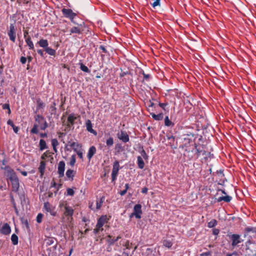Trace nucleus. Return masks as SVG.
<instances>
[{"label":"nucleus","mask_w":256,"mask_h":256,"mask_svg":"<svg viewBox=\"0 0 256 256\" xmlns=\"http://www.w3.org/2000/svg\"><path fill=\"white\" fill-rule=\"evenodd\" d=\"M177 114L178 116V119L175 118L174 120L176 122H179L182 120V112L179 111L178 112Z\"/></svg>","instance_id":"49"},{"label":"nucleus","mask_w":256,"mask_h":256,"mask_svg":"<svg viewBox=\"0 0 256 256\" xmlns=\"http://www.w3.org/2000/svg\"><path fill=\"white\" fill-rule=\"evenodd\" d=\"M49 112H50L51 116L56 115V108L50 106Z\"/></svg>","instance_id":"48"},{"label":"nucleus","mask_w":256,"mask_h":256,"mask_svg":"<svg viewBox=\"0 0 256 256\" xmlns=\"http://www.w3.org/2000/svg\"><path fill=\"white\" fill-rule=\"evenodd\" d=\"M104 230L103 226H102L99 225L96 223V228H94L93 232L96 234H98L100 231L102 232Z\"/></svg>","instance_id":"36"},{"label":"nucleus","mask_w":256,"mask_h":256,"mask_svg":"<svg viewBox=\"0 0 256 256\" xmlns=\"http://www.w3.org/2000/svg\"><path fill=\"white\" fill-rule=\"evenodd\" d=\"M52 154L50 152L49 150H46L42 154L41 158L46 160L48 158H50L51 159L53 160V158L52 157Z\"/></svg>","instance_id":"29"},{"label":"nucleus","mask_w":256,"mask_h":256,"mask_svg":"<svg viewBox=\"0 0 256 256\" xmlns=\"http://www.w3.org/2000/svg\"><path fill=\"white\" fill-rule=\"evenodd\" d=\"M37 104H38V108H43L44 106V103L40 100V99L37 100Z\"/></svg>","instance_id":"50"},{"label":"nucleus","mask_w":256,"mask_h":256,"mask_svg":"<svg viewBox=\"0 0 256 256\" xmlns=\"http://www.w3.org/2000/svg\"><path fill=\"white\" fill-rule=\"evenodd\" d=\"M164 125L166 126L173 127L174 124L169 119L168 116H166L164 118Z\"/></svg>","instance_id":"33"},{"label":"nucleus","mask_w":256,"mask_h":256,"mask_svg":"<svg viewBox=\"0 0 256 256\" xmlns=\"http://www.w3.org/2000/svg\"><path fill=\"white\" fill-rule=\"evenodd\" d=\"M8 35L10 40L12 42H15L16 40V28L14 24H10L9 30L8 32Z\"/></svg>","instance_id":"6"},{"label":"nucleus","mask_w":256,"mask_h":256,"mask_svg":"<svg viewBox=\"0 0 256 256\" xmlns=\"http://www.w3.org/2000/svg\"><path fill=\"white\" fill-rule=\"evenodd\" d=\"M38 125L37 124H34V125L32 128L30 130V132L32 134H38Z\"/></svg>","instance_id":"46"},{"label":"nucleus","mask_w":256,"mask_h":256,"mask_svg":"<svg viewBox=\"0 0 256 256\" xmlns=\"http://www.w3.org/2000/svg\"><path fill=\"white\" fill-rule=\"evenodd\" d=\"M66 176L70 179L72 180H74V171L70 169L68 170L66 172Z\"/></svg>","instance_id":"34"},{"label":"nucleus","mask_w":256,"mask_h":256,"mask_svg":"<svg viewBox=\"0 0 256 256\" xmlns=\"http://www.w3.org/2000/svg\"><path fill=\"white\" fill-rule=\"evenodd\" d=\"M141 156H142V158L146 160H147L148 159V156L146 154L145 150L142 148V150L140 152Z\"/></svg>","instance_id":"45"},{"label":"nucleus","mask_w":256,"mask_h":256,"mask_svg":"<svg viewBox=\"0 0 256 256\" xmlns=\"http://www.w3.org/2000/svg\"><path fill=\"white\" fill-rule=\"evenodd\" d=\"M59 143L58 140L56 138L52 139V147H56L58 145Z\"/></svg>","instance_id":"54"},{"label":"nucleus","mask_w":256,"mask_h":256,"mask_svg":"<svg viewBox=\"0 0 256 256\" xmlns=\"http://www.w3.org/2000/svg\"><path fill=\"white\" fill-rule=\"evenodd\" d=\"M62 12L64 17L68 18L71 22L76 24V22L74 21V18L76 16V14L72 12L71 9H67L63 8L62 10Z\"/></svg>","instance_id":"3"},{"label":"nucleus","mask_w":256,"mask_h":256,"mask_svg":"<svg viewBox=\"0 0 256 256\" xmlns=\"http://www.w3.org/2000/svg\"><path fill=\"white\" fill-rule=\"evenodd\" d=\"M162 243L163 245L168 248H170L172 246V242L170 240H164Z\"/></svg>","instance_id":"42"},{"label":"nucleus","mask_w":256,"mask_h":256,"mask_svg":"<svg viewBox=\"0 0 256 256\" xmlns=\"http://www.w3.org/2000/svg\"><path fill=\"white\" fill-rule=\"evenodd\" d=\"M210 155H211L210 152L207 151V150H206V152H204V154H202V156H203L204 158L205 159H207L208 158H210Z\"/></svg>","instance_id":"52"},{"label":"nucleus","mask_w":256,"mask_h":256,"mask_svg":"<svg viewBox=\"0 0 256 256\" xmlns=\"http://www.w3.org/2000/svg\"><path fill=\"white\" fill-rule=\"evenodd\" d=\"M196 149L195 146L192 149L190 148H186L185 150L186 152L184 154V156L188 158V160H192L193 159H197L196 156L197 154L196 152Z\"/></svg>","instance_id":"5"},{"label":"nucleus","mask_w":256,"mask_h":256,"mask_svg":"<svg viewBox=\"0 0 256 256\" xmlns=\"http://www.w3.org/2000/svg\"><path fill=\"white\" fill-rule=\"evenodd\" d=\"M168 105L167 102L166 103H160L158 104V106L162 108L164 110H165V107Z\"/></svg>","instance_id":"59"},{"label":"nucleus","mask_w":256,"mask_h":256,"mask_svg":"<svg viewBox=\"0 0 256 256\" xmlns=\"http://www.w3.org/2000/svg\"><path fill=\"white\" fill-rule=\"evenodd\" d=\"M61 184L58 185L57 184L54 180H52L51 182L50 188H56V191L54 192L55 195L56 194Z\"/></svg>","instance_id":"39"},{"label":"nucleus","mask_w":256,"mask_h":256,"mask_svg":"<svg viewBox=\"0 0 256 256\" xmlns=\"http://www.w3.org/2000/svg\"><path fill=\"white\" fill-rule=\"evenodd\" d=\"M152 118L156 120H162L164 118V114L162 113H160L158 114H155L154 112H152L150 114Z\"/></svg>","instance_id":"26"},{"label":"nucleus","mask_w":256,"mask_h":256,"mask_svg":"<svg viewBox=\"0 0 256 256\" xmlns=\"http://www.w3.org/2000/svg\"><path fill=\"white\" fill-rule=\"evenodd\" d=\"M96 148L94 146H92L90 148L87 154V157L89 160H91L94 155L96 153Z\"/></svg>","instance_id":"20"},{"label":"nucleus","mask_w":256,"mask_h":256,"mask_svg":"<svg viewBox=\"0 0 256 256\" xmlns=\"http://www.w3.org/2000/svg\"><path fill=\"white\" fill-rule=\"evenodd\" d=\"M44 208L52 216H55L56 215V212L54 210V208L48 202L44 203Z\"/></svg>","instance_id":"14"},{"label":"nucleus","mask_w":256,"mask_h":256,"mask_svg":"<svg viewBox=\"0 0 256 256\" xmlns=\"http://www.w3.org/2000/svg\"><path fill=\"white\" fill-rule=\"evenodd\" d=\"M7 124L8 125H10V126L12 128V129L14 130V132L16 133V134H17L19 130V128L18 126H16L13 122L10 120H8L7 122Z\"/></svg>","instance_id":"31"},{"label":"nucleus","mask_w":256,"mask_h":256,"mask_svg":"<svg viewBox=\"0 0 256 256\" xmlns=\"http://www.w3.org/2000/svg\"><path fill=\"white\" fill-rule=\"evenodd\" d=\"M219 232H220V230L218 228H214L212 230V234L216 236L219 234Z\"/></svg>","instance_id":"64"},{"label":"nucleus","mask_w":256,"mask_h":256,"mask_svg":"<svg viewBox=\"0 0 256 256\" xmlns=\"http://www.w3.org/2000/svg\"><path fill=\"white\" fill-rule=\"evenodd\" d=\"M80 68L82 71H83L84 72H90V70H89L88 68L84 64H80Z\"/></svg>","instance_id":"47"},{"label":"nucleus","mask_w":256,"mask_h":256,"mask_svg":"<svg viewBox=\"0 0 256 256\" xmlns=\"http://www.w3.org/2000/svg\"><path fill=\"white\" fill-rule=\"evenodd\" d=\"M34 119L38 123V124H40L41 122H42L43 120H45L42 116L40 114H37L35 116Z\"/></svg>","instance_id":"40"},{"label":"nucleus","mask_w":256,"mask_h":256,"mask_svg":"<svg viewBox=\"0 0 256 256\" xmlns=\"http://www.w3.org/2000/svg\"><path fill=\"white\" fill-rule=\"evenodd\" d=\"M11 240L14 245H16L18 242V236L14 234H12L11 236Z\"/></svg>","instance_id":"38"},{"label":"nucleus","mask_w":256,"mask_h":256,"mask_svg":"<svg viewBox=\"0 0 256 256\" xmlns=\"http://www.w3.org/2000/svg\"><path fill=\"white\" fill-rule=\"evenodd\" d=\"M40 124V128L42 130H45L48 127V124L45 120L41 122Z\"/></svg>","instance_id":"43"},{"label":"nucleus","mask_w":256,"mask_h":256,"mask_svg":"<svg viewBox=\"0 0 256 256\" xmlns=\"http://www.w3.org/2000/svg\"><path fill=\"white\" fill-rule=\"evenodd\" d=\"M36 44H38L40 47L42 48L45 50L48 47V41L47 40L41 39Z\"/></svg>","instance_id":"23"},{"label":"nucleus","mask_w":256,"mask_h":256,"mask_svg":"<svg viewBox=\"0 0 256 256\" xmlns=\"http://www.w3.org/2000/svg\"><path fill=\"white\" fill-rule=\"evenodd\" d=\"M168 139L170 141V143L172 144H174V141L175 138L173 136H168Z\"/></svg>","instance_id":"61"},{"label":"nucleus","mask_w":256,"mask_h":256,"mask_svg":"<svg viewBox=\"0 0 256 256\" xmlns=\"http://www.w3.org/2000/svg\"><path fill=\"white\" fill-rule=\"evenodd\" d=\"M120 164L118 160H116L113 164L112 176V182L115 184V181L116 179L117 176L120 170Z\"/></svg>","instance_id":"4"},{"label":"nucleus","mask_w":256,"mask_h":256,"mask_svg":"<svg viewBox=\"0 0 256 256\" xmlns=\"http://www.w3.org/2000/svg\"><path fill=\"white\" fill-rule=\"evenodd\" d=\"M76 163V158L74 155L72 156L70 162V164L72 166H74Z\"/></svg>","instance_id":"55"},{"label":"nucleus","mask_w":256,"mask_h":256,"mask_svg":"<svg viewBox=\"0 0 256 256\" xmlns=\"http://www.w3.org/2000/svg\"><path fill=\"white\" fill-rule=\"evenodd\" d=\"M217 224H218L217 221L216 220L213 219L212 220H210V222H208V226L210 228H212L216 226Z\"/></svg>","instance_id":"41"},{"label":"nucleus","mask_w":256,"mask_h":256,"mask_svg":"<svg viewBox=\"0 0 256 256\" xmlns=\"http://www.w3.org/2000/svg\"><path fill=\"white\" fill-rule=\"evenodd\" d=\"M255 228H251V227H247L245 228V230L247 232H256V230H255Z\"/></svg>","instance_id":"58"},{"label":"nucleus","mask_w":256,"mask_h":256,"mask_svg":"<svg viewBox=\"0 0 256 256\" xmlns=\"http://www.w3.org/2000/svg\"><path fill=\"white\" fill-rule=\"evenodd\" d=\"M0 232L4 235L9 234L11 232V228L8 223H5L2 228Z\"/></svg>","instance_id":"17"},{"label":"nucleus","mask_w":256,"mask_h":256,"mask_svg":"<svg viewBox=\"0 0 256 256\" xmlns=\"http://www.w3.org/2000/svg\"><path fill=\"white\" fill-rule=\"evenodd\" d=\"M25 41H26V44H28V46L30 50H34V52H35V49L34 48V44L31 40L30 37L29 36H28V37L27 38H26V39L25 40Z\"/></svg>","instance_id":"24"},{"label":"nucleus","mask_w":256,"mask_h":256,"mask_svg":"<svg viewBox=\"0 0 256 256\" xmlns=\"http://www.w3.org/2000/svg\"><path fill=\"white\" fill-rule=\"evenodd\" d=\"M86 130L94 134V135H96L97 134V132L96 130H94L93 128H92V124L91 122V121L90 120H88L86 121Z\"/></svg>","instance_id":"19"},{"label":"nucleus","mask_w":256,"mask_h":256,"mask_svg":"<svg viewBox=\"0 0 256 256\" xmlns=\"http://www.w3.org/2000/svg\"><path fill=\"white\" fill-rule=\"evenodd\" d=\"M228 236L232 242L231 245L232 248H234L238 244L242 242V240L241 239L240 235L238 234H231L228 235Z\"/></svg>","instance_id":"7"},{"label":"nucleus","mask_w":256,"mask_h":256,"mask_svg":"<svg viewBox=\"0 0 256 256\" xmlns=\"http://www.w3.org/2000/svg\"><path fill=\"white\" fill-rule=\"evenodd\" d=\"M99 48L101 50H102V52L105 53V54H106L108 53V51L106 49L105 47L104 46H102V45H100V46H99Z\"/></svg>","instance_id":"63"},{"label":"nucleus","mask_w":256,"mask_h":256,"mask_svg":"<svg viewBox=\"0 0 256 256\" xmlns=\"http://www.w3.org/2000/svg\"><path fill=\"white\" fill-rule=\"evenodd\" d=\"M76 120V117L74 116V114H70L68 118V122L66 124L67 128H70L74 124L75 120Z\"/></svg>","instance_id":"16"},{"label":"nucleus","mask_w":256,"mask_h":256,"mask_svg":"<svg viewBox=\"0 0 256 256\" xmlns=\"http://www.w3.org/2000/svg\"><path fill=\"white\" fill-rule=\"evenodd\" d=\"M184 140L185 141H188V143H190L195 141L196 138L198 136V135L194 133L189 132L186 134H184Z\"/></svg>","instance_id":"15"},{"label":"nucleus","mask_w":256,"mask_h":256,"mask_svg":"<svg viewBox=\"0 0 256 256\" xmlns=\"http://www.w3.org/2000/svg\"><path fill=\"white\" fill-rule=\"evenodd\" d=\"M66 192H67V194L68 196H72L74 194V190L72 188H68L66 190Z\"/></svg>","instance_id":"57"},{"label":"nucleus","mask_w":256,"mask_h":256,"mask_svg":"<svg viewBox=\"0 0 256 256\" xmlns=\"http://www.w3.org/2000/svg\"><path fill=\"white\" fill-rule=\"evenodd\" d=\"M109 218L106 215H102L98 219L97 224L103 226L106 224H107Z\"/></svg>","instance_id":"18"},{"label":"nucleus","mask_w":256,"mask_h":256,"mask_svg":"<svg viewBox=\"0 0 256 256\" xmlns=\"http://www.w3.org/2000/svg\"><path fill=\"white\" fill-rule=\"evenodd\" d=\"M106 242L109 246L112 245L115 242V238H112L110 235H108L106 238Z\"/></svg>","instance_id":"30"},{"label":"nucleus","mask_w":256,"mask_h":256,"mask_svg":"<svg viewBox=\"0 0 256 256\" xmlns=\"http://www.w3.org/2000/svg\"><path fill=\"white\" fill-rule=\"evenodd\" d=\"M154 2L152 4V6L154 8H156L157 6H160V0H154Z\"/></svg>","instance_id":"56"},{"label":"nucleus","mask_w":256,"mask_h":256,"mask_svg":"<svg viewBox=\"0 0 256 256\" xmlns=\"http://www.w3.org/2000/svg\"><path fill=\"white\" fill-rule=\"evenodd\" d=\"M232 199V197L229 196H220L216 198L218 202H220L222 201H224L226 202H229Z\"/></svg>","instance_id":"22"},{"label":"nucleus","mask_w":256,"mask_h":256,"mask_svg":"<svg viewBox=\"0 0 256 256\" xmlns=\"http://www.w3.org/2000/svg\"><path fill=\"white\" fill-rule=\"evenodd\" d=\"M116 136L118 138L124 143H126L130 140L129 136L124 130H121L120 132H118Z\"/></svg>","instance_id":"9"},{"label":"nucleus","mask_w":256,"mask_h":256,"mask_svg":"<svg viewBox=\"0 0 256 256\" xmlns=\"http://www.w3.org/2000/svg\"><path fill=\"white\" fill-rule=\"evenodd\" d=\"M2 108L3 110H8V114H10L11 112L10 107L9 104H4L2 106Z\"/></svg>","instance_id":"51"},{"label":"nucleus","mask_w":256,"mask_h":256,"mask_svg":"<svg viewBox=\"0 0 256 256\" xmlns=\"http://www.w3.org/2000/svg\"><path fill=\"white\" fill-rule=\"evenodd\" d=\"M16 174V173L14 170L10 166H6L4 168V175L6 177L8 180Z\"/></svg>","instance_id":"10"},{"label":"nucleus","mask_w":256,"mask_h":256,"mask_svg":"<svg viewBox=\"0 0 256 256\" xmlns=\"http://www.w3.org/2000/svg\"><path fill=\"white\" fill-rule=\"evenodd\" d=\"M65 170V162L64 161H60L58 164V173L59 178H62L64 176Z\"/></svg>","instance_id":"12"},{"label":"nucleus","mask_w":256,"mask_h":256,"mask_svg":"<svg viewBox=\"0 0 256 256\" xmlns=\"http://www.w3.org/2000/svg\"><path fill=\"white\" fill-rule=\"evenodd\" d=\"M137 164L138 168L143 169L144 167V162L142 156H138L137 158Z\"/></svg>","instance_id":"27"},{"label":"nucleus","mask_w":256,"mask_h":256,"mask_svg":"<svg viewBox=\"0 0 256 256\" xmlns=\"http://www.w3.org/2000/svg\"><path fill=\"white\" fill-rule=\"evenodd\" d=\"M59 207L60 208H64V215L68 217L70 216L72 217L74 213V209L68 205V204L66 202H61L59 204Z\"/></svg>","instance_id":"2"},{"label":"nucleus","mask_w":256,"mask_h":256,"mask_svg":"<svg viewBox=\"0 0 256 256\" xmlns=\"http://www.w3.org/2000/svg\"><path fill=\"white\" fill-rule=\"evenodd\" d=\"M40 150H42L47 148L46 141L43 139H40L39 143Z\"/></svg>","instance_id":"35"},{"label":"nucleus","mask_w":256,"mask_h":256,"mask_svg":"<svg viewBox=\"0 0 256 256\" xmlns=\"http://www.w3.org/2000/svg\"><path fill=\"white\" fill-rule=\"evenodd\" d=\"M195 148L196 149V152L197 154L196 158H198L202 154L206 152V146L203 144H200L198 143H194Z\"/></svg>","instance_id":"8"},{"label":"nucleus","mask_w":256,"mask_h":256,"mask_svg":"<svg viewBox=\"0 0 256 256\" xmlns=\"http://www.w3.org/2000/svg\"><path fill=\"white\" fill-rule=\"evenodd\" d=\"M246 252L249 256H256V243L254 240H248L245 243Z\"/></svg>","instance_id":"1"},{"label":"nucleus","mask_w":256,"mask_h":256,"mask_svg":"<svg viewBox=\"0 0 256 256\" xmlns=\"http://www.w3.org/2000/svg\"><path fill=\"white\" fill-rule=\"evenodd\" d=\"M45 166H46L45 162H44V161L40 162V166L38 168V170H39V172L40 173V176L41 177H42V176L44 175V169H45Z\"/></svg>","instance_id":"32"},{"label":"nucleus","mask_w":256,"mask_h":256,"mask_svg":"<svg viewBox=\"0 0 256 256\" xmlns=\"http://www.w3.org/2000/svg\"><path fill=\"white\" fill-rule=\"evenodd\" d=\"M68 144L70 146L71 148H72V149L74 150V151L76 152L78 148L81 147L80 144L76 142H68Z\"/></svg>","instance_id":"28"},{"label":"nucleus","mask_w":256,"mask_h":256,"mask_svg":"<svg viewBox=\"0 0 256 256\" xmlns=\"http://www.w3.org/2000/svg\"><path fill=\"white\" fill-rule=\"evenodd\" d=\"M11 184L12 186V191L15 192H18L20 187L19 180L18 179L16 181L12 182Z\"/></svg>","instance_id":"21"},{"label":"nucleus","mask_w":256,"mask_h":256,"mask_svg":"<svg viewBox=\"0 0 256 256\" xmlns=\"http://www.w3.org/2000/svg\"><path fill=\"white\" fill-rule=\"evenodd\" d=\"M106 144L108 147H110L114 144V139L110 136L106 140Z\"/></svg>","instance_id":"44"},{"label":"nucleus","mask_w":256,"mask_h":256,"mask_svg":"<svg viewBox=\"0 0 256 256\" xmlns=\"http://www.w3.org/2000/svg\"><path fill=\"white\" fill-rule=\"evenodd\" d=\"M56 242L55 244V248L56 247V239L54 238L50 237L46 240V246H50Z\"/></svg>","instance_id":"25"},{"label":"nucleus","mask_w":256,"mask_h":256,"mask_svg":"<svg viewBox=\"0 0 256 256\" xmlns=\"http://www.w3.org/2000/svg\"><path fill=\"white\" fill-rule=\"evenodd\" d=\"M134 216L140 219L141 218V214H142V206L140 204H136L134 206Z\"/></svg>","instance_id":"13"},{"label":"nucleus","mask_w":256,"mask_h":256,"mask_svg":"<svg viewBox=\"0 0 256 256\" xmlns=\"http://www.w3.org/2000/svg\"><path fill=\"white\" fill-rule=\"evenodd\" d=\"M20 62L22 64H25L26 62V58L25 56H21L20 58Z\"/></svg>","instance_id":"62"},{"label":"nucleus","mask_w":256,"mask_h":256,"mask_svg":"<svg viewBox=\"0 0 256 256\" xmlns=\"http://www.w3.org/2000/svg\"><path fill=\"white\" fill-rule=\"evenodd\" d=\"M76 24L78 25L76 26H74L70 30V34H82V32L84 31V29L82 28V24H78L76 23Z\"/></svg>","instance_id":"11"},{"label":"nucleus","mask_w":256,"mask_h":256,"mask_svg":"<svg viewBox=\"0 0 256 256\" xmlns=\"http://www.w3.org/2000/svg\"><path fill=\"white\" fill-rule=\"evenodd\" d=\"M44 50L50 56H54L56 55V52L54 50L48 47L46 48Z\"/></svg>","instance_id":"37"},{"label":"nucleus","mask_w":256,"mask_h":256,"mask_svg":"<svg viewBox=\"0 0 256 256\" xmlns=\"http://www.w3.org/2000/svg\"><path fill=\"white\" fill-rule=\"evenodd\" d=\"M43 217V214L41 213H40L38 214L36 216V222L38 223H40L42 221V218Z\"/></svg>","instance_id":"53"},{"label":"nucleus","mask_w":256,"mask_h":256,"mask_svg":"<svg viewBox=\"0 0 256 256\" xmlns=\"http://www.w3.org/2000/svg\"><path fill=\"white\" fill-rule=\"evenodd\" d=\"M18 179V177L17 176L16 174L14 175V176H13L12 177H11L9 179H8V180H10V182H14V181H16V180H17Z\"/></svg>","instance_id":"60"}]
</instances>
